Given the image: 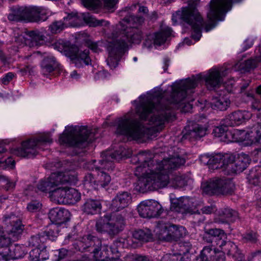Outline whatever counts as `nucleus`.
I'll use <instances>...</instances> for the list:
<instances>
[{
	"mask_svg": "<svg viewBox=\"0 0 261 261\" xmlns=\"http://www.w3.org/2000/svg\"><path fill=\"white\" fill-rule=\"evenodd\" d=\"M41 248V247L40 248H35L30 252V257L31 259L34 261H39L40 249Z\"/></svg>",
	"mask_w": 261,
	"mask_h": 261,
	"instance_id": "864d4df0",
	"label": "nucleus"
},
{
	"mask_svg": "<svg viewBox=\"0 0 261 261\" xmlns=\"http://www.w3.org/2000/svg\"><path fill=\"white\" fill-rule=\"evenodd\" d=\"M225 256L223 252L222 251H216L215 250V254L213 255L211 261H225Z\"/></svg>",
	"mask_w": 261,
	"mask_h": 261,
	"instance_id": "5fc2aeb1",
	"label": "nucleus"
},
{
	"mask_svg": "<svg viewBox=\"0 0 261 261\" xmlns=\"http://www.w3.org/2000/svg\"><path fill=\"white\" fill-rule=\"evenodd\" d=\"M203 238L204 241L209 243H212L214 240L212 237L208 234V231L207 230L205 231V233Z\"/></svg>",
	"mask_w": 261,
	"mask_h": 261,
	"instance_id": "69168bd1",
	"label": "nucleus"
},
{
	"mask_svg": "<svg viewBox=\"0 0 261 261\" xmlns=\"http://www.w3.org/2000/svg\"><path fill=\"white\" fill-rule=\"evenodd\" d=\"M215 250L211 245L204 246L194 261H211Z\"/></svg>",
	"mask_w": 261,
	"mask_h": 261,
	"instance_id": "2f4dec72",
	"label": "nucleus"
},
{
	"mask_svg": "<svg viewBox=\"0 0 261 261\" xmlns=\"http://www.w3.org/2000/svg\"><path fill=\"white\" fill-rule=\"evenodd\" d=\"M172 30L166 27L163 28L160 32L154 34L153 43L154 45H161L164 43L168 37L171 35Z\"/></svg>",
	"mask_w": 261,
	"mask_h": 261,
	"instance_id": "c756f323",
	"label": "nucleus"
},
{
	"mask_svg": "<svg viewBox=\"0 0 261 261\" xmlns=\"http://www.w3.org/2000/svg\"><path fill=\"white\" fill-rule=\"evenodd\" d=\"M63 48H61V50H59L60 51H69L70 52L68 54L69 56H70L72 59H76L77 60L81 59L86 64L88 65L89 62L90 61V57H89V50H85L84 51L78 53V48L76 46H72L71 47H68L65 46H63Z\"/></svg>",
	"mask_w": 261,
	"mask_h": 261,
	"instance_id": "5701e85b",
	"label": "nucleus"
},
{
	"mask_svg": "<svg viewBox=\"0 0 261 261\" xmlns=\"http://www.w3.org/2000/svg\"><path fill=\"white\" fill-rule=\"evenodd\" d=\"M96 132V130L88 129L85 126H67L60 135L59 142L68 146L84 148L94 139Z\"/></svg>",
	"mask_w": 261,
	"mask_h": 261,
	"instance_id": "423d86ee",
	"label": "nucleus"
},
{
	"mask_svg": "<svg viewBox=\"0 0 261 261\" xmlns=\"http://www.w3.org/2000/svg\"><path fill=\"white\" fill-rule=\"evenodd\" d=\"M194 199L189 197H182L180 198L177 203V206L186 211L193 206Z\"/></svg>",
	"mask_w": 261,
	"mask_h": 261,
	"instance_id": "58836bf2",
	"label": "nucleus"
},
{
	"mask_svg": "<svg viewBox=\"0 0 261 261\" xmlns=\"http://www.w3.org/2000/svg\"><path fill=\"white\" fill-rule=\"evenodd\" d=\"M103 3V7L107 9L110 10L114 8L116 0H82L85 7L89 9H94L100 7Z\"/></svg>",
	"mask_w": 261,
	"mask_h": 261,
	"instance_id": "393cba45",
	"label": "nucleus"
},
{
	"mask_svg": "<svg viewBox=\"0 0 261 261\" xmlns=\"http://www.w3.org/2000/svg\"><path fill=\"white\" fill-rule=\"evenodd\" d=\"M133 160L138 163L135 175L139 178L138 187L140 191H153L169 185L174 188L187 185L188 178L178 174L175 170L184 165L185 160L178 155L172 156L158 163L152 160V155L148 152H140Z\"/></svg>",
	"mask_w": 261,
	"mask_h": 261,
	"instance_id": "f03ea898",
	"label": "nucleus"
},
{
	"mask_svg": "<svg viewBox=\"0 0 261 261\" xmlns=\"http://www.w3.org/2000/svg\"><path fill=\"white\" fill-rule=\"evenodd\" d=\"M215 207L213 205L205 206L201 209L203 214H210L215 211Z\"/></svg>",
	"mask_w": 261,
	"mask_h": 261,
	"instance_id": "e2e57ef3",
	"label": "nucleus"
},
{
	"mask_svg": "<svg viewBox=\"0 0 261 261\" xmlns=\"http://www.w3.org/2000/svg\"><path fill=\"white\" fill-rule=\"evenodd\" d=\"M28 35L32 38L31 41L33 45H41L44 41L45 37L38 31H30L28 33Z\"/></svg>",
	"mask_w": 261,
	"mask_h": 261,
	"instance_id": "ea45409f",
	"label": "nucleus"
},
{
	"mask_svg": "<svg viewBox=\"0 0 261 261\" xmlns=\"http://www.w3.org/2000/svg\"><path fill=\"white\" fill-rule=\"evenodd\" d=\"M14 76V73L12 72H9L7 73L5 76L2 79V83L4 85L8 84L10 81L12 80Z\"/></svg>",
	"mask_w": 261,
	"mask_h": 261,
	"instance_id": "680f3d73",
	"label": "nucleus"
},
{
	"mask_svg": "<svg viewBox=\"0 0 261 261\" xmlns=\"http://www.w3.org/2000/svg\"><path fill=\"white\" fill-rule=\"evenodd\" d=\"M178 257L175 254H166L161 259V261H177Z\"/></svg>",
	"mask_w": 261,
	"mask_h": 261,
	"instance_id": "13d9d810",
	"label": "nucleus"
},
{
	"mask_svg": "<svg viewBox=\"0 0 261 261\" xmlns=\"http://www.w3.org/2000/svg\"><path fill=\"white\" fill-rule=\"evenodd\" d=\"M53 142L49 134H46L39 136L37 139H30L24 141L21 144V147L14 149L13 153L17 156L23 158H31L34 157L37 153L36 148L41 149L47 144Z\"/></svg>",
	"mask_w": 261,
	"mask_h": 261,
	"instance_id": "4468645a",
	"label": "nucleus"
},
{
	"mask_svg": "<svg viewBox=\"0 0 261 261\" xmlns=\"http://www.w3.org/2000/svg\"><path fill=\"white\" fill-rule=\"evenodd\" d=\"M84 185L88 189H96L98 188L96 177L94 178L92 173H88L85 175L84 180Z\"/></svg>",
	"mask_w": 261,
	"mask_h": 261,
	"instance_id": "a19ab883",
	"label": "nucleus"
},
{
	"mask_svg": "<svg viewBox=\"0 0 261 261\" xmlns=\"http://www.w3.org/2000/svg\"><path fill=\"white\" fill-rule=\"evenodd\" d=\"M79 246L82 251L92 253L95 258L98 257V253L101 249V241L97 237L88 235L83 238Z\"/></svg>",
	"mask_w": 261,
	"mask_h": 261,
	"instance_id": "dca6fc26",
	"label": "nucleus"
},
{
	"mask_svg": "<svg viewBox=\"0 0 261 261\" xmlns=\"http://www.w3.org/2000/svg\"><path fill=\"white\" fill-rule=\"evenodd\" d=\"M14 161L10 158H8L7 159L3 160L0 159V167L5 168L7 166H11L13 167L14 164Z\"/></svg>",
	"mask_w": 261,
	"mask_h": 261,
	"instance_id": "603ef678",
	"label": "nucleus"
},
{
	"mask_svg": "<svg viewBox=\"0 0 261 261\" xmlns=\"http://www.w3.org/2000/svg\"><path fill=\"white\" fill-rule=\"evenodd\" d=\"M69 168H66L64 172L52 173L47 178L42 180L38 185V188L41 191L51 193L56 187L60 185L71 183L75 180L74 167L70 165Z\"/></svg>",
	"mask_w": 261,
	"mask_h": 261,
	"instance_id": "9d476101",
	"label": "nucleus"
},
{
	"mask_svg": "<svg viewBox=\"0 0 261 261\" xmlns=\"http://www.w3.org/2000/svg\"><path fill=\"white\" fill-rule=\"evenodd\" d=\"M46 10L42 7H16L11 9V12L8 15V18L10 21L24 20L37 22L46 20Z\"/></svg>",
	"mask_w": 261,
	"mask_h": 261,
	"instance_id": "6e6552de",
	"label": "nucleus"
},
{
	"mask_svg": "<svg viewBox=\"0 0 261 261\" xmlns=\"http://www.w3.org/2000/svg\"><path fill=\"white\" fill-rule=\"evenodd\" d=\"M81 198V195L76 190L73 188H68L67 200H63V202L66 204H73L79 201Z\"/></svg>",
	"mask_w": 261,
	"mask_h": 261,
	"instance_id": "c9c22d12",
	"label": "nucleus"
},
{
	"mask_svg": "<svg viewBox=\"0 0 261 261\" xmlns=\"http://www.w3.org/2000/svg\"><path fill=\"white\" fill-rule=\"evenodd\" d=\"M222 123V125L216 127L214 129L213 133L215 137H221L223 136H227L229 132H228L227 127Z\"/></svg>",
	"mask_w": 261,
	"mask_h": 261,
	"instance_id": "a18cd8bd",
	"label": "nucleus"
},
{
	"mask_svg": "<svg viewBox=\"0 0 261 261\" xmlns=\"http://www.w3.org/2000/svg\"><path fill=\"white\" fill-rule=\"evenodd\" d=\"M204 79L208 90H213L221 83L222 77L218 70H211L206 75L199 74L173 84L172 92L169 98H166L161 92L140 96L139 103L136 112L139 120L128 113L117 120L116 134L128 136L134 139L149 138L152 128L159 130L167 121H172L175 117L174 110L181 109L187 112L191 108L185 99L194 92L198 83Z\"/></svg>",
	"mask_w": 261,
	"mask_h": 261,
	"instance_id": "f257e3e1",
	"label": "nucleus"
},
{
	"mask_svg": "<svg viewBox=\"0 0 261 261\" xmlns=\"http://www.w3.org/2000/svg\"><path fill=\"white\" fill-rule=\"evenodd\" d=\"M48 258V256L45 248L43 247L42 249H40L39 261H43Z\"/></svg>",
	"mask_w": 261,
	"mask_h": 261,
	"instance_id": "0e129e2a",
	"label": "nucleus"
},
{
	"mask_svg": "<svg viewBox=\"0 0 261 261\" xmlns=\"http://www.w3.org/2000/svg\"><path fill=\"white\" fill-rule=\"evenodd\" d=\"M171 224H165L163 225H161L159 226L160 228V238L162 239L166 240L169 241V236H166V234H167V231L168 230V227L170 226Z\"/></svg>",
	"mask_w": 261,
	"mask_h": 261,
	"instance_id": "de8ad7c7",
	"label": "nucleus"
},
{
	"mask_svg": "<svg viewBox=\"0 0 261 261\" xmlns=\"http://www.w3.org/2000/svg\"><path fill=\"white\" fill-rule=\"evenodd\" d=\"M208 163L214 169H223L228 174H237L247 168L250 160L248 155L243 153L238 154L237 157L230 154L219 153L210 159Z\"/></svg>",
	"mask_w": 261,
	"mask_h": 261,
	"instance_id": "20e7f679",
	"label": "nucleus"
},
{
	"mask_svg": "<svg viewBox=\"0 0 261 261\" xmlns=\"http://www.w3.org/2000/svg\"><path fill=\"white\" fill-rule=\"evenodd\" d=\"M245 113L241 111L232 112L222 120L223 124L228 126L240 125L245 119Z\"/></svg>",
	"mask_w": 261,
	"mask_h": 261,
	"instance_id": "4be33fe9",
	"label": "nucleus"
},
{
	"mask_svg": "<svg viewBox=\"0 0 261 261\" xmlns=\"http://www.w3.org/2000/svg\"><path fill=\"white\" fill-rule=\"evenodd\" d=\"M131 200L130 193L127 192H119L112 200L110 208L113 212H119L127 206Z\"/></svg>",
	"mask_w": 261,
	"mask_h": 261,
	"instance_id": "a211bd4d",
	"label": "nucleus"
},
{
	"mask_svg": "<svg viewBox=\"0 0 261 261\" xmlns=\"http://www.w3.org/2000/svg\"><path fill=\"white\" fill-rule=\"evenodd\" d=\"M41 204L37 200H32L28 203L27 208L31 212L37 211L41 208Z\"/></svg>",
	"mask_w": 261,
	"mask_h": 261,
	"instance_id": "8fccbe9b",
	"label": "nucleus"
},
{
	"mask_svg": "<svg viewBox=\"0 0 261 261\" xmlns=\"http://www.w3.org/2000/svg\"><path fill=\"white\" fill-rule=\"evenodd\" d=\"M242 0H211L207 17L210 22L205 25L206 32L210 31L216 25V20H223L226 13L230 10L233 3Z\"/></svg>",
	"mask_w": 261,
	"mask_h": 261,
	"instance_id": "f8f14e48",
	"label": "nucleus"
},
{
	"mask_svg": "<svg viewBox=\"0 0 261 261\" xmlns=\"http://www.w3.org/2000/svg\"><path fill=\"white\" fill-rule=\"evenodd\" d=\"M229 103L230 101L224 96L213 97L210 102L212 109L220 111L226 110Z\"/></svg>",
	"mask_w": 261,
	"mask_h": 261,
	"instance_id": "cd10ccee",
	"label": "nucleus"
},
{
	"mask_svg": "<svg viewBox=\"0 0 261 261\" xmlns=\"http://www.w3.org/2000/svg\"><path fill=\"white\" fill-rule=\"evenodd\" d=\"M238 218L237 212L231 208L225 207L219 210L218 217L215 219V222L218 224H227L234 222Z\"/></svg>",
	"mask_w": 261,
	"mask_h": 261,
	"instance_id": "aec40b11",
	"label": "nucleus"
},
{
	"mask_svg": "<svg viewBox=\"0 0 261 261\" xmlns=\"http://www.w3.org/2000/svg\"><path fill=\"white\" fill-rule=\"evenodd\" d=\"M144 20L142 16L129 14L123 19L128 26L125 27L122 22L116 25L112 33V41L109 42L107 48L109 57L107 62L111 69L117 66L118 61L127 47L128 42L138 43L141 41L142 34L137 27L141 25Z\"/></svg>",
	"mask_w": 261,
	"mask_h": 261,
	"instance_id": "7ed1b4c3",
	"label": "nucleus"
},
{
	"mask_svg": "<svg viewBox=\"0 0 261 261\" xmlns=\"http://www.w3.org/2000/svg\"><path fill=\"white\" fill-rule=\"evenodd\" d=\"M68 188L67 187H59L53 191L51 195L55 198L58 203L66 204V202H63V201L67 200Z\"/></svg>",
	"mask_w": 261,
	"mask_h": 261,
	"instance_id": "72a5a7b5",
	"label": "nucleus"
},
{
	"mask_svg": "<svg viewBox=\"0 0 261 261\" xmlns=\"http://www.w3.org/2000/svg\"><path fill=\"white\" fill-rule=\"evenodd\" d=\"M134 239L143 242H147L152 239V235L150 230L138 229L135 230L133 233Z\"/></svg>",
	"mask_w": 261,
	"mask_h": 261,
	"instance_id": "473e14b6",
	"label": "nucleus"
},
{
	"mask_svg": "<svg viewBox=\"0 0 261 261\" xmlns=\"http://www.w3.org/2000/svg\"><path fill=\"white\" fill-rule=\"evenodd\" d=\"M186 132L183 136L185 139L197 140L204 137L206 134L207 128L199 124L194 123L186 128Z\"/></svg>",
	"mask_w": 261,
	"mask_h": 261,
	"instance_id": "6ab92c4d",
	"label": "nucleus"
},
{
	"mask_svg": "<svg viewBox=\"0 0 261 261\" xmlns=\"http://www.w3.org/2000/svg\"><path fill=\"white\" fill-rule=\"evenodd\" d=\"M199 0H189L188 6L172 15L173 23L185 22L189 24L193 30L192 38L198 41L201 37V29L204 25L203 19L198 12L196 6Z\"/></svg>",
	"mask_w": 261,
	"mask_h": 261,
	"instance_id": "39448f33",
	"label": "nucleus"
},
{
	"mask_svg": "<svg viewBox=\"0 0 261 261\" xmlns=\"http://www.w3.org/2000/svg\"><path fill=\"white\" fill-rule=\"evenodd\" d=\"M69 212L67 210L55 208L50 210L48 218L53 223L61 225L69 220Z\"/></svg>",
	"mask_w": 261,
	"mask_h": 261,
	"instance_id": "412c9836",
	"label": "nucleus"
},
{
	"mask_svg": "<svg viewBox=\"0 0 261 261\" xmlns=\"http://www.w3.org/2000/svg\"><path fill=\"white\" fill-rule=\"evenodd\" d=\"M82 17L84 21L90 27L107 26L109 23L104 19L98 20L93 17L89 13L82 14Z\"/></svg>",
	"mask_w": 261,
	"mask_h": 261,
	"instance_id": "7c9ffc66",
	"label": "nucleus"
},
{
	"mask_svg": "<svg viewBox=\"0 0 261 261\" xmlns=\"http://www.w3.org/2000/svg\"><path fill=\"white\" fill-rule=\"evenodd\" d=\"M67 250L65 249H61L59 250V257L60 259H63L67 255Z\"/></svg>",
	"mask_w": 261,
	"mask_h": 261,
	"instance_id": "774afa93",
	"label": "nucleus"
},
{
	"mask_svg": "<svg viewBox=\"0 0 261 261\" xmlns=\"http://www.w3.org/2000/svg\"><path fill=\"white\" fill-rule=\"evenodd\" d=\"M66 19L67 20H69L70 22L69 23L73 26H77L79 25L77 23L72 24V22H74L77 19V15L76 14H69L68 15L67 17H64V19Z\"/></svg>",
	"mask_w": 261,
	"mask_h": 261,
	"instance_id": "bf43d9fd",
	"label": "nucleus"
},
{
	"mask_svg": "<svg viewBox=\"0 0 261 261\" xmlns=\"http://www.w3.org/2000/svg\"><path fill=\"white\" fill-rule=\"evenodd\" d=\"M124 225V218L121 214H106L97 220L96 228L98 232L113 237L121 231Z\"/></svg>",
	"mask_w": 261,
	"mask_h": 261,
	"instance_id": "9b49d317",
	"label": "nucleus"
},
{
	"mask_svg": "<svg viewBox=\"0 0 261 261\" xmlns=\"http://www.w3.org/2000/svg\"><path fill=\"white\" fill-rule=\"evenodd\" d=\"M243 239L247 242L255 243L257 241V236L255 232L251 231L246 233L244 235Z\"/></svg>",
	"mask_w": 261,
	"mask_h": 261,
	"instance_id": "09e8293b",
	"label": "nucleus"
},
{
	"mask_svg": "<svg viewBox=\"0 0 261 261\" xmlns=\"http://www.w3.org/2000/svg\"><path fill=\"white\" fill-rule=\"evenodd\" d=\"M41 67L44 72H51L58 67V64L53 57H47L42 62Z\"/></svg>",
	"mask_w": 261,
	"mask_h": 261,
	"instance_id": "f704fd0d",
	"label": "nucleus"
},
{
	"mask_svg": "<svg viewBox=\"0 0 261 261\" xmlns=\"http://www.w3.org/2000/svg\"><path fill=\"white\" fill-rule=\"evenodd\" d=\"M248 178L250 184L258 186L261 182V168L252 169L248 175Z\"/></svg>",
	"mask_w": 261,
	"mask_h": 261,
	"instance_id": "4c0bfd02",
	"label": "nucleus"
},
{
	"mask_svg": "<svg viewBox=\"0 0 261 261\" xmlns=\"http://www.w3.org/2000/svg\"><path fill=\"white\" fill-rule=\"evenodd\" d=\"M94 171H95V170ZM96 172H97L96 175V182H97L98 187L99 186L105 188L108 186L111 180L110 176L102 170H101V171H96Z\"/></svg>",
	"mask_w": 261,
	"mask_h": 261,
	"instance_id": "e433bc0d",
	"label": "nucleus"
},
{
	"mask_svg": "<svg viewBox=\"0 0 261 261\" xmlns=\"http://www.w3.org/2000/svg\"><path fill=\"white\" fill-rule=\"evenodd\" d=\"M247 96L252 98L251 108L254 110L257 111L261 110V105H260V101L254 98L253 94L252 93H247Z\"/></svg>",
	"mask_w": 261,
	"mask_h": 261,
	"instance_id": "3c124183",
	"label": "nucleus"
},
{
	"mask_svg": "<svg viewBox=\"0 0 261 261\" xmlns=\"http://www.w3.org/2000/svg\"><path fill=\"white\" fill-rule=\"evenodd\" d=\"M261 61V56L259 57L256 58L254 59H248L242 65V68L246 71H249L250 69H253L256 67L258 62Z\"/></svg>",
	"mask_w": 261,
	"mask_h": 261,
	"instance_id": "37998d69",
	"label": "nucleus"
},
{
	"mask_svg": "<svg viewBox=\"0 0 261 261\" xmlns=\"http://www.w3.org/2000/svg\"><path fill=\"white\" fill-rule=\"evenodd\" d=\"M65 27V24L61 21H56L49 26V29L52 33L56 34L62 31Z\"/></svg>",
	"mask_w": 261,
	"mask_h": 261,
	"instance_id": "49530a36",
	"label": "nucleus"
},
{
	"mask_svg": "<svg viewBox=\"0 0 261 261\" xmlns=\"http://www.w3.org/2000/svg\"><path fill=\"white\" fill-rule=\"evenodd\" d=\"M233 80H230L227 82H225L223 84V87L228 92L230 93L232 91L233 87Z\"/></svg>",
	"mask_w": 261,
	"mask_h": 261,
	"instance_id": "052dcab7",
	"label": "nucleus"
},
{
	"mask_svg": "<svg viewBox=\"0 0 261 261\" xmlns=\"http://www.w3.org/2000/svg\"><path fill=\"white\" fill-rule=\"evenodd\" d=\"M203 193L208 195L231 194L235 186L233 181L228 178H213L203 182L201 185Z\"/></svg>",
	"mask_w": 261,
	"mask_h": 261,
	"instance_id": "ddd939ff",
	"label": "nucleus"
},
{
	"mask_svg": "<svg viewBox=\"0 0 261 261\" xmlns=\"http://www.w3.org/2000/svg\"><path fill=\"white\" fill-rule=\"evenodd\" d=\"M167 234L166 236H169V241L176 240L182 238L185 234V229L183 226H177L175 225H171L168 227Z\"/></svg>",
	"mask_w": 261,
	"mask_h": 261,
	"instance_id": "c85d7f7f",
	"label": "nucleus"
},
{
	"mask_svg": "<svg viewBox=\"0 0 261 261\" xmlns=\"http://www.w3.org/2000/svg\"><path fill=\"white\" fill-rule=\"evenodd\" d=\"M3 223L5 232L0 231V247L7 246L17 240L24 227L20 219L12 213L5 215Z\"/></svg>",
	"mask_w": 261,
	"mask_h": 261,
	"instance_id": "0eeeda50",
	"label": "nucleus"
},
{
	"mask_svg": "<svg viewBox=\"0 0 261 261\" xmlns=\"http://www.w3.org/2000/svg\"><path fill=\"white\" fill-rule=\"evenodd\" d=\"M139 215L145 218H151L160 216L163 212L161 204L154 200L142 201L138 206Z\"/></svg>",
	"mask_w": 261,
	"mask_h": 261,
	"instance_id": "2eb2a0df",
	"label": "nucleus"
},
{
	"mask_svg": "<svg viewBox=\"0 0 261 261\" xmlns=\"http://www.w3.org/2000/svg\"><path fill=\"white\" fill-rule=\"evenodd\" d=\"M130 152L127 150L123 146L119 145V150L114 152L110 151L103 152L101 154L102 159L100 160L98 164L95 160H93L92 163H89L88 168L93 171L105 170L108 171H111L115 168L114 161H119L123 158H129Z\"/></svg>",
	"mask_w": 261,
	"mask_h": 261,
	"instance_id": "1a4fd4ad",
	"label": "nucleus"
},
{
	"mask_svg": "<svg viewBox=\"0 0 261 261\" xmlns=\"http://www.w3.org/2000/svg\"><path fill=\"white\" fill-rule=\"evenodd\" d=\"M101 203L97 200L87 199L82 206V210L87 214L94 215L99 212Z\"/></svg>",
	"mask_w": 261,
	"mask_h": 261,
	"instance_id": "a878e982",
	"label": "nucleus"
},
{
	"mask_svg": "<svg viewBox=\"0 0 261 261\" xmlns=\"http://www.w3.org/2000/svg\"><path fill=\"white\" fill-rule=\"evenodd\" d=\"M246 138L252 143L260 141L261 140V122L256 123L247 132Z\"/></svg>",
	"mask_w": 261,
	"mask_h": 261,
	"instance_id": "bb28decb",
	"label": "nucleus"
},
{
	"mask_svg": "<svg viewBox=\"0 0 261 261\" xmlns=\"http://www.w3.org/2000/svg\"><path fill=\"white\" fill-rule=\"evenodd\" d=\"M208 234L211 235L214 239L219 240L218 243H221L223 239L226 238V234L224 230L219 228H212L207 230Z\"/></svg>",
	"mask_w": 261,
	"mask_h": 261,
	"instance_id": "79ce46f5",
	"label": "nucleus"
},
{
	"mask_svg": "<svg viewBox=\"0 0 261 261\" xmlns=\"http://www.w3.org/2000/svg\"><path fill=\"white\" fill-rule=\"evenodd\" d=\"M45 240V238L43 235L32 236L29 241V245L30 246L40 248Z\"/></svg>",
	"mask_w": 261,
	"mask_h": 261,
	"instance_id": "c03bdc74",
	"label": "nucleus"
},
{
	"mask_svg": "<svg viewBox=\"0 0 261 261\" xmlns=\"http://www.w3.org/2000/svg\"><path fill=\"white\" fill-rule=\"evenodd\" d=\"M99 42H93L91 41H88L87 42V46L91 49L95 53H98L100 51L98 45Z\"/></svg>",
	"mask_w": 261,
	"mask_h": 261,
	"instance_id": "4d7b16f0",
	"label": "nucleus"
},
{
	"mask_svg": "<svg viewBox=\"0 0 261 261\" xmlns=\"http://www.w3.org/2000/svg\"><path fill=\"white\" fill-rule=\"evenodd\" d=\"M15 183L9 180H7V183L5 185V189L6 191H9L15 187Z\"/></svg>",
	"mask_w": 261,
	"mask_h": 261,
	"instance_id": "338daca9",
	"label": "nucleus"
},
{
	"mask_svg": "<svg viewBox=\"0 0 261 261\" xmlns=\"http://www.w3.org/2000/svg\"><path fill=\"white\" fill-rule=\"evenodd\" d=\"M58 230L57 228L49 229L47 231H44L46 237L49 239L54 240L57 237Z\"/></svg>",
	"mask_w": 261,
	"mask_h": 261,
	"instance_id": "6e6d98bb",
	"label": "nucleus"
},
{
	"mask_svg": "<svg viewBox=\"0 0 261 261\" xmlns=\"http://www.w3.org/2000/svg\"><path fill=\"white\" fill-rule=\"evenodd\" d=\"M217 245L221 248L224 253H226L228 256H231L234 259L243 254L241 251L238 249V246L231 241L226 242L222 240L220 243H217Z\"/></svg>",
	"mask_w": 261,
	"mask_h": 261,
	"instance_id": "b1692460",
	"label": "nucleus"
},
{
	"mask_svg": "<svg viewBox=\"0 0 261 261\" xmlns=\"http://www.w3.org/2000/svg\"><path fill=\"white\" fill-rule=\"evenodd\" d=\"M3 247L5 248L4 252H0V261H8L11 259H18L23 257L27 253L26 247L15 244L14 246Z\"/></svg>",
	"mask_w": 261,
	"mask_h": 261,
	"instance_id": "f3484780",
	"label": "nucleus"
}]
</instances>
